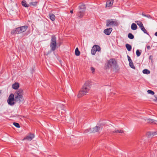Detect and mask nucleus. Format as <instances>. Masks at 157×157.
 I'll list each match as a JSON object with an SVG mask.
<instances>
[{
    "mask_svg": "<svg viewBox=\"0 0 157 157\" xmlns=\"http://www.w3.org/2000/svg\"><path fill=\"white\" fill-rule=\"evenodd\" d=\"M136 54L137 56L139 57V56L141 54V53L139 51V50H137L136 51Z\"/></svg>",
    "mask_w": 157,
    "mask_h": 157,
    "instance_id": "32",
    "label": "nucleus"
},
{
    "mask_svg": "<svg viewBox=\"0 0 157 157\" xmlns=\"http://www.w3.org/2000/svg\"><path fill=\"white\" fill-rule=\"evenodd\" d=\"M28 28V26L27 25H25L18 27L20 33L25 31Z\"/></svg>",
    "mask_w": 157,
    "mask_h": 157,
    "instance_id": "9",
    "label": "nucleus"
},
{
    "mask_svg": "<svg viewBox=\"0 0 157 157\" xmlns=\"http://www.w3.org/2000/svg\"><path fill=\"white\" fill-rule=\"evenodd\" d=\"M91 70L92 72V73L94 74L95 71V69L93 67H91Z\"/></svg>",
    "mask_w": 157,
    "mask_h": 157,
    "instance_id": "35",
    "label": "nucleus"
},
{
    "mask_svg": "<svg viewBox=\"0 0 157 157\" xmlns=\"http://www.w3.org/2000/svg\"><path fill=\"white\" fill-rule=\"evenodd\" d=\"M155 101H156V100H154Z\"/></svg>",
    "mask_w": 157,
    "mask_h": 157,
    "instance_id": "45",
    "label": "nucleus"
},
{
    "mask_svg": "<svg viewBox=\"0 0 157 157\" xmlns=\"http://www.w3.org/2000/svg\"><path fill=\"white\" fill-rule=\"evenodd\" d=\"M137 28V26L136 24L134 23H133L131 25V29L132 30H136Z\"/></svg>",
    "mask_w": 157,
    "mask_h": 157,
    "instance_id": "22",
    "label": "nucleus"
},
{
    "mask_svg": "<svg viewBox=\"0 0 157 157\" xmlns=\"http://www.w3.org/2000/svg\"><path fill=\"white\" fill-rule=\"evenodd\" d=\"M49 16L50 19L52 21H54L55 19V16L52 13H49Z\"/></svg>",
    "mask_w": 157,
    "mask_h": 157,
    "instance_id": "23",
    "label": "nucleus"
},
{
    "mask_svg": "<svg viewBox=\"0 0 157 157\" xmlns=\"http://www.w3.org/2000/svg\"><path fill=\"white\" fill-rule=\"evenodd\" d=\"M11 33L12 34H16L20 33L18 27L16 29H14L11 32Z\"/></svg>",
    "mask_w": 157,
    "mask_h": 157,
    "instance_id": "15",
    "label": "nucleus"
},
{
    "mask_svg": "<svg viewBox=\"0 0 157 157\" xmlns=\"http://www.w3.org/2000/svg\"><path fill=\"white\" fill-rule=\"evenodd\" d=\"M23 94L24 92L22 89H20L17 90L13 94L15 102L19 104L23 103L24 100Z\"/></svg>",
    "mask_w": 157,
    "mask_h": 157,
    "instance_id": "2",
    "label": "nucleus"
},
{
    "mask_svg": "<svg viewBox=\"0 0 157 157\" xmlns=\"http://www.w3.org/2000/svg\"><path fill=\"white\" fill-rule=\"evenodd\" d=\"M145 121L147 123L150 124H156L157 122V121L151 118H147L145 119Z\"/></svg>",
    "mask_w": 157,
    "mask_h": 157,
    "instance_id": "11",
    "label": "nucleus"
},
{
    "mask_svg": "<svg viewBox=\"0 0 157 157\" xmlns=\"http://www.w3.org/2000/svg\"><path fill=\"white\" fill-rule=\"evenodd\" d=\"M150 46H148L147 47V48L148 49H149L150 48Z\"/></svg>",
    "mask_w": 157,
    "mask_h": 157,
    "instance_id": "39",
    "label": "nucleus"
},
{
    "mask_svg": "<svg viewBox=\"0 0 157 157\" xmlns=\"http://www.w3.org/2000/svg\"><path fill=\"white\" fill-rule=\"evenodd\" d=\"M135 22L139 26L141 30L143 31L144 33L147 34V31L144 27L142 22L140 21H136Z\"/></svg>",
    "mask_w": 157,
    "mask_h": 157,
    "instance_id": "8",
    "label": "nucleus"
},
{
    "mask_svg": "<svg viewBox=\"0 0 157 157\" xmlns=\"http://www.w3.org/2000/svg\"><path fill=\"white\" fill-rule=\"evenodd\" d=\"M155 98L156 99V100H157V96H155Z\"/></svg>",
    "mask_w": 157,
    "mask_h": 157,
    "instance_id": "43",
    "label": "nucleus"
},
{
    "mask_svg": "<svg viewBox=\"0 0 157 157\" xmlns=\"http://www.w3.org/2000/svg\"><path fill=\"white\" fill-rule=\"evenodd\" d=\"M128 37L131 39H132L134 38V36L131 33H129L128 35Z\"/></svg>",
    "mask_w": 157,
    "mask_h": 157,
    "instance_id": "28",
    "label": "nucleus"
},
{
    "mask_svg": "<svg viewBox=\"0 0 157 157\" xmlns=\"http://www.w3.org/2000/svg\"><path fill=\"white\" fill-rule=\"evenodd\" d=\"M15 117H20V116L19 115H17L16 116H15Z\"/></svg>",
    "mask_w": 157,
    "mask_h": 157,
    "instance_id": "42",
    "label": "nucleus"
},
{
    "mask_svg": "<svg viewBox=\"0 0 157 157\" xmlns=\"http://www.w3.org/2000/svg\"><path fill=\"white\" fill-rule=\"evenodd\" d=\"M102 127L101 125H99V124H97V126L93 128V130L92 131V132L94 133L97 132L99 131L101 129H102Z\"/></svg>",
    "mask_w": 157,
    "mask_h": 157,
    "instance_id": "10",
    "label": "nucleus"
},
{
    "mask_svg": "<svg viewBox=\"0 0 157 157\" xmlns=\"http://www.w3.org/2000/svg\"><path fill=\"white\" fill-rule=\"evenodd\" d=\"M7 102L8 104L10 105H13L15 103V101L13 94H11L10 95L7 100Z\"/></svg>",
    "mask_w": 157,
    "mask_h": 157,
    "instance_id": "6",
    "label": "nucleus"
},
{
    "mask_svg": "<svg viewBox=\"0 0 157 157\" xmlns=\"http://www.w3.org/2000/svg\"><path fill=\"white\" fill-rule=\"evenodd\" d=\"M89 132V129H86V130L84 132V133H87L88 132Z\"/></svg>",
    "mask_w": 157,
    "mask_h": 157,
    "instance_id": "37",
    "label": "nucleus"
},
{
    "mask_svg": "<svg viewBox=\"0 0 157 157\" xmlns=\"http://www.w3.org/2000/svg\"><path fill=\"white\" fill-rule=\"evenodd\" d=\"M143 72L144 74H148L150 73V71L148 70L145 69L143 70Z\"/></svg>",
    "mask_w": 157,
    "mask_h": 157,
    "instance_id": "29",
    "label": "nucleus"
},
{
    "mask_svg": "<svg viewBox=\"0 0 157 157\" xmlns=\"http://www.w3.org/2000/svg\"><path fill=\"white\" fill-rule=\"evenodd\" d=\"M80 9V11L78 13V16L79 17H82L84 14L85 10V6L84 5H82L79 6Z\"/></svg>",
    "mask_w": 157,
    "mask_h": 157,
    "instance_id": "5",
    "label": "nucleus"
},
{
    "mask_svg": "<svg viewBox=\"0 0 157 157\" xmlns=\"http://www.w3.org/2000/svg\"><path fill=\"white\" fill-rule=\"evenodd\" d=\"M101 50V48L99 46L97 45H94L91 50V53L92 55H94L97 51L99 52Z\"/></svg>",
    "mask_w": 157,
    "mask_h": 157,
    "instance_id": "7",
    "label": "nucleus"
},
{
    "mask_svg": "<svg viewBox=\"0 0 157 157\" xmlns=\"http://www.w3.org/2000/svg\"><path fill=\"white\" fill-rule=\"evenodd\" d=\"M147 134L148 136L157 135V132H148L147 133Z\"/></svg>",
    "mask_w": 157,
    "mask_h": 157,
    "instance_id": "21",
    "label": "nucleus"
},
{
    "mask_svg": "<svg viewBox=\"0 0 157 157\" xmlns=\"http://www.w3.org/2000/svg\"><path fill=\"white\" fill-rule=\"evenodd\" d=\"M113 133H123L124 132L123 130H115L113 132Z\"/></svg>",
    "mask_w": 157,
    "mask_h": 157,
    "instance_id": "31",
    "label": "nucleus"
},
{
    "mask_svg": "<svg viewBox=\"0 0 157 157\" xmlns=\"http://www.w3.org/2000/svg\"><path fill=\"white\" fill-rule=\"evenodd\" d=\"M113 3V0H109L106 2V7H109L112 6Z\"/></svg>",
    "mask_w": 157,
    "mask_h": 157,
    "instance_id": "14",
    "label": "nucleus"
},
{
    "mask_svg": "<svg viewBox=\"0 0 157 157\" xmlns=\"http://www.w3.org/2000/svg\"><path fill=\"white\" fill-rule=\"evenodd\" d=\"M91 85L89 82L87 81L85 82L82 87L81 90L79 91L78 95V98H81L88 93L90 90Z\"/></svg>",
    "mask_w": 157,
    "mask_h": 157,
    "instance_id": "1",
    "label": "nucleus"
},
{
    "mask_svg": "<svg viewBox=\"0 0 157 157\" xmlns=\"http://www.w3.org/2000/svg\"><path fill=\"white\" fill-rule=\"evenodd\" d=\"M118 25L119 23L116 20H113L110 19L106 21V26L107 27L117 26Z\"/></svg>",
    "mask_w": 157,
    "mask_h": 157,
    "instance_id": "3",
    "label": "nucleus"
},
{
    "mask_svg": "<svg viewBox=\"0 0 157 157\" xmlns=\"http://www.w3.org/2000/svg\"><path fill=\"white\" fill-rule=\"evenodd\" d=\"M113 66L115 68H118L117 61L114 59H110L108 62L107 65L108 68Z\"/></svg>",
    "mask_w": 157,
    "mask_h": 157,
    "instance_id": "4",
    "label": "nucleus"
},
{
    "mask_svg": "<svg viewBox=\"0 0 157 157\" xmlns=\"http://www.w3.org/2000/svg\"><path fill=\"white\" fill-rule=\"evenodd\" d=\"M142 16H143L147 17L148 18H152L151 17L150 15H145L143 13L142 14Z\"/></svg>",
    "mask_w": 157,
    "mask_h": 157,
    "instance_id": "33",
    "label": "nucleus"
},
{
    "mask_svg": "<svg viewBox=\"0 0 157 157\" xmlns=\"http://www.w3.org/2000/svg\"><path fill=\"white\" fill-rule=\"evenodd\" d=\"M153 56H150L149 57V59H151V60H152Z\"/></svg>",
    "mask_w": 157,
    "mask_h": 157,
    "instance_id": "38",
    "label": "nucleus"
},
{
    "mask_svg": "<svg viewBox=\"0 0 157 157\" xmlns=\"http://www.w3.org/2000/svg\"><path fill=\"white\" fill-rule=\"evenodd\" d=\"M64 109V105L62 104H60L57 105V109L59 111L60 110H63Z\"/></svg>",
    "mask_w": 157,
    "mask_h": 157,
    "instance_id": "18",
    "label": "nucleus"
},
{
    "mask_svg": "<svg viewBox=\"0 0 157 157\" xmlns=\"http://www.w3.org/2000/svg\"><path fill=\"white\" fill-rule=\"evenodd\" d=\"M127 57L129 62H130L132 61L130 57L128 55Z\"/></svg>",
    "mask_w": 157,
    "mask_h": 157,
    "instance_id": "36",
    "label": "nucleus"
},
{
    "mask_svg": "<svg viewBox=\"0 0 157 157\" xmlns=\"http://www.w3.org/2000/svg\"><path fill=\"white\" fill-rule=\"evenodd\" d=\"M70 13H73V11L72 10L70 11Z\"/></svg>",
    "mask_w": 157,
    "mask_h": 157,
    "instance_id": "41",
    "label": "nucleus"
},
{
    "mask_svg": "<svg viewBox=\"0 0 157 157\" xmlns=\"http://www.w3.org/2000/svg\"><path fill=\"white\" fill-rule=\"evenodd\" d=\"M56 46V43H50V46L51 48V49L52 51H54L55 50Z\"/></svg>",
    "mask_w": 157,
    "mask_h": 157,
    "instance_id": "17",
    "label": "nucleus"
},
{
    "mask_svg": "<svg viewBox=\"0 0 157 157\" xmlns=\"http://www.w3.org/2000/svg\"><path fill=\"white\" fill-rule=\"evenodd\" d=\"M147 92L148 94H151L152 95H154L155 94V93L154 91L150 90H148Z\"/></svg>",
    "mask_w": 157,
    "mask_h": 157,
    "instance_id": "34",
    "label": "nucleus"
},
{
    "mask_svg": "<svg viewBox=\"0 0 157 157\" xmlns=\"http://www.w3.org/2000/svg\"><path fill=\"white\" fill-rule=\"evenodd\" d=\"M37 2H32L29 3V5L33 6H36L37 4Z\"/></svg>",
    "mask_w": 157,
    "mask_h": 157,
    "instance_id": "27",
    "label": "nucleus"
},
{
    "mask_svg": "<svg viewBox=\"0 0 157 157\" xmlns=\"http://www.w3.org/2000/svg\"><path fill=\"white\" fill-rule=\"evenodd\" d=\"M1 90H0V95L1 94Z\"/></svg>",
    "mask_w": 157,
    "mask_h": 157,
    "instance_id": "44",
    "label": "nucleus"
},
{
    "mask_svg": "<svg viewBox=\"0 0 157 157\" xmlns=\"http://www.w3.org/2000/svg\"><path fill=\"white\" fill-rule=\"evenodd\" d=\"M50 43H56V38L55 36L52 35V36Z\"/></svg>",
    "mask_w": 157,
    "mask_h": 157,
    "instance_id": "16",
    "label": "nucleus"
},
{
    "mask_svg": "<svg viewBox=\"0 0 157 157\" xmlns=\"http://www.w3.org/2000/svg\"><path fill=\"white\" fill-rule=\"evenodd\" d=\"M13 124L17 128H19L20 127L19 124L17 123L14 122Z\"/></svg>",
    "mask_w": 157,
    "mask_h": 157,
    "instance_id": "30",
    "label": "nucleus"
},
{
    "mask_svg": "<svg viewBox=\"0 0 157 157\" xmlns=\"http://www.w3.org/2000/svg\"><path fill=\"white\" fill-rule=\"evenodd\" d=\"M19 84L18 83H15L12 86V87L14 89H17L19 87Z\"/></svg>",
    "mask_w": 157,
    "mask_h": 157,
    "instance_id": "20",
    "label": "nucleus"
},
{
    "mask_svg": "<svg viewBox=\"0 0 157 157\" xmlns=\"http://www.w3.org/2000/svg\"><path fill=\"white\" fill-rule=\"evenodd\" d=\"M34 135L33 134H30L29 135L27 136L25 138V140H26L28 141L31 140L34 137Z\"/></svg>",
    "mask_w": 157,
    "mask_h": 157,
    "instance_id": "12",
    "label": "nucleus"
},
{
    "mask_svg": "<svg viewBox=\"0 0 157 157\" xmlns=\"http://www.w3.org/2000/svg\"><path fill=\"white\" fill-rule=\"evenodd\" d=\"M155 36H157V32L155 33Z\"/></svg>",
    "mask_w": 157,
    "mask_h": 157,
    "instance_id": "40",
    "label": "nucleus"
},
{
    "mask_svg": "<svg viewBox=\"0 0 157 157\" xmlns=\"http://www.w3.org/2000/svg\"><path fill=\"white\" fill-rule=\"evenodd\" d=\"M21 4L23 6L27 8L29 7V5L26 2L25 0H23L21 2Z\"/></svg>",
    "mask_w": 157,
    "mask_h": 157,
    "instance_id": "19",
    "label": "nucleus"
},
{
    "mask_svg": "<svg viewBox=\"0 0 157 157\" xmlns=\"http://www.w3.org/2000/svg\"><path fill=\"white\" fill-rule=\"evenodd\" d=\"M128 51H130L132 49L131 46L129 44H127L125 45Z\"/></svg>",
    "mask_w": 157,
    "mask_h": 157,
    "instance_id": "24",
    "label": "nucleus"
},
{
    "mask_svg": "<svg viewBox=\"0 0 157 157\" xmlns=\"http://www.w3.org/2000/svg\"><path fill=\"white\" fill-rule=\"evenodd\" d=\"M112 30L113 29L111 28L107 29L104 30V33L106 35H109L112 31Z\"/></svg>",
    "mask_w": 157,
    "mask_h": 157,
    "instance_id": "13",
    "label": "nucleus"
},
{
    "mask_svg": "<svg viewBox=\"0 0 157 157\" xmlns=\"http://www.w3.org/2000/svg\"><path fill=\"white\" fill-rule=\"evenodd\" d=\"M75 54L76 56H79L80 54V52L79 51L78 48H77L75 50Z\"/></svg>",
    "mask_w": 157,
    "mask_h": 157,
    "instance_id": "25",
    "label": "nucleus"
},
{
    "mask_svg": "<svg viewBox=\"0 0 157 157\" xmlns=\"http://www.w3.org/2000/svg\"><path fill=\"white\" fill-rule=\"evenodd\" d=\"M129 65L130 67L131 68H132L134 69H135V67L133 65V62H132V61L129 62Z\"/></svg>",
    "mask_w": 157,
    "mask_h": 157,
    "instance_id": "26",
    "label": "nucleus"
}]
</instances>
